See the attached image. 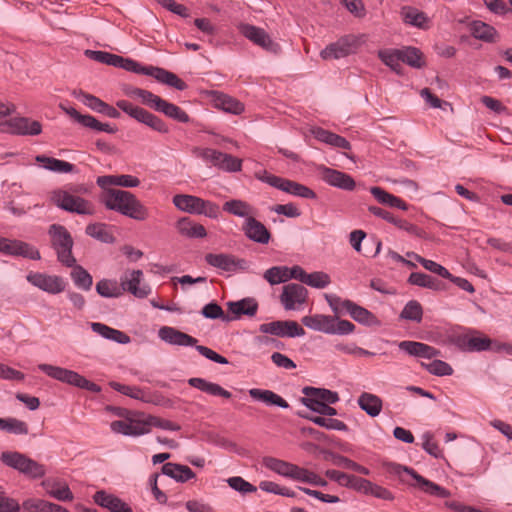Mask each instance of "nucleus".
Wrapping results in <instances>:
<instances>
[{
    "instance_id": "nucleus-1",
    "label": "nucleus",
    "mask_w": 512,
    "mask_h": 512,
    "mask_svg": "<svg viewBox=\"0 0 512 512\" xmlns=\"http://www.w3.org/2000/svg\"><path fill=\"white\" fill-rule=\"evenodd\" d=\"M101 202L108 210L116 211L137 221L149 217L148 208L131 192L121 189L103 191Z\"/></svg>"
},
{
    "instance_id": "nucleus-2",
    "label": "nucleus",
    "mask_w": 512,
    "mask_h": 512,
    "mask_svg": "<svg viewBox=\"0 0 512 512\" xmlns=\"http://www.w3.org/2000/svg\"><path fill=\"white\" fill-rule=\"evenodd\" d=\"M120 68L126 71L134 72L136 74L152 76L158 82L171 86L180 91H183L187 88V84L182 79H180L175 73H172L164 68L142 66L137 61L124 57L123 61H121Z\"/></svg>"
},
{
    "instance_id": "nucleus-3",
    "label": "nucleus",
    "mask_w": 512,
    "mask_h": 512,
    "mask_svg": "<svg viewBox=\"0 0 512 512\" xmlns=\"http://www.w3.org/2000/svg\"><path fill=\"white\" fill-rule=\"evenodd\" d=\"M448 341L464 352H482L493 349L492 340L476 329L454 332L449 335Z\"/></svg>"
},
{
    "instance_id": "nucleus-4",
    "label": "nucleus",
    "mask_w": 512,
    "mask_h": 512,
    "mask_svg": "<svg viewBox=\"0 0 512 512\" xmlns=\"http://www.w3.org/2000/svg\"><path fill=\"white\" fill-rule=\"evenodd\" d=\"M0 459L6 466L17 470L19 473L31 479H40L46 474V468L43 464L20 452H2Z\"/></svg>"
},
{
    "instance_id": "nucleus-5",
    "label": "nucleus",
    "mask_w": 512,
    "mask_h": 512,
    "mask_svg": "<svg viewBox=\"0 0 512 512\" xmlns=\"http://www.w3.org/2000/svg\"><path fill=\"white\" fill-rule=\"evenodd\" d=\"M38 369L44 372L47 376L58 380L60 382L85 389L94 393H99L101 391L100 386L89 381L79 373L69 370L66 368H62L60 366H54L50 364H39Z\"/></svg>"
},
{
    "instance_id": "nucleus-6",
    "label": "nucleus",
    "mask_w": 512,
    "mask_h": 512,
    "mask_svg": "<svg viewBox=\"0 0 512 512\" xmlns=\"http://www.w3.org/2000/svg\"><path fill=\"white\" fill-rule=\"evenodd\" d=\"M49 235L58 260L67 267L74 266L76 259L72 255L73 239L69 231L62 225L53 224L49 228Z\"/></svg>"
},
{
    "instance_id": "nucleus-7",
    "label": "nucleus",
    "mask_w": 512,
    "mask_h": 512,
    "mask_svg": "<svg viewBox=\"0 0 512 512\" xmlns=\"http://www.w3.org/2000/svg\"><path fill=\"white\" fill-rule=\"evenodd\" d=\"M51 201L57 207L79 215H93L95 212L93 204L65 190H55L51 193Z\"/></svg>"
},
{
    "instance_id": "nucleus-8",
    "label": "nucleus",
    "mask_w": 512,
    "mask_h": 512,
    "mask_svg": "<svg viewBox=\"0 0 512 512\" xmlns=\"http://www.w3.org/2000/svg\"><path fill=\"white\" fill-rule=\"evenodd\" d=\"M393 472L399 475L401 481L403 482H406V480L402 477V473H406L407 475L411 476L415 480V483H410V485L414 487H419L425 493H428L439 498H447L450 496V492L447 489L424 478L412 468L402 465H394ZM407 483L409 484V482Z\"/></svg>"
},
{
    "instance_id": "nucleus-9",
    "label": "nucleus",
    "mask_w": 512,
    "mask_h": 512,
    "mask_svg": "<svg viewBox=\"0 0 512 512\" xmlns=\"http://www.w3.org/2000/svg\"><path fill=\"white\" fill-rule=\"evenodd\" d=\"M205 261L209 266L225 272L246 271L249 268L247 260L229 253H207Z\"/></svg>"
},
{
    "instance_id": "nucleus-10",
    "label": "nucleus",
    "mask_w": 512,
    "mask_h": 512,
    "mask_svg": "<svg viewBox=\"0 0 512 512\" xmlns=\"http://www.w3.org/2000/svg\"><path fill=\"white\" fill-rule=\"evenodd\" d=\"M358 47L359 39L354 35H346L336 42L327 45L320 52V56L324 60L340 59L356 53Z\"/></svg>"
},
{
    "instance_id": "nucleus-11",
    "label": "nucleus",
    "mask_w": 512,
    "mask_h": 512,
    "mask_svg": "<svg viewBox=\"0 0 512 512\" xmlns=\"http://www.w3.org/2000/svg\"><path fill=\"white\" fill-rule=\"evenodd\" d=\"M200 156L206 162H210L213 166L221 170L227 172H237L241 170L242 161L230 154H226L211 148H206L201 150Z\"/></svg>"
},
{
    "instance_id": "nucleus-12",
    "label": "nucleus",
    "mask_w": 512,
    "mask_h": 512,
    "mask_svg": "<svg viewBox=\"0 0 512 512\" xmlns=\"http://www.w3.org/2000/svg\"><path fill=\"white\" fill-rule=\"evenodd\" d=\"M259 331L278 337H299L305 334V330L293 320L272 321L259 326Z\"/></svg>"
},
{
    "instance_id": "nucleus-13",
    "label": "nucleus",
    "mask_w": 512,
    "mask_h": 512,
    "mask_svg": "<svg viewBox=\"0 0 512 512\" xmlns=\"http://www.w3.org/2000/svg\"><path fill=\"white\" fill-rule=\"evenodd\" d=\"M239 29L243 36L264 50L275 54L281 50L280 45L274 42L264 29L250 24H242Z\"/></svg>"
},
{
    "instance_id": "nucleus-14",
    "label": "nucleus",
    "mask_w": 512,
    "mask_h": 512,
    "mask_svg": "<svg viewBox=\"0 0 512 512\" xmlns=\"http://www.w3.org/2000/svg\"><path fill=\"white\" fill-rule=\"evenodd\" d=\"M26 279L33 286L49 294H58L65 290V282L60 276L30 272Z\"/></svg>"
},
{
    "instance_id": "nucleus-15",
    "label": "nucleus",
    "mask_w": 512,
    "mask_h": 512,
    "mask_svg": "<svg viewBox=\"0 0 512 512\" xmlns=\"http://www.w3.org/2000/svg\"><path fill=\"white\" fill-rule=\"evenodd\" d=\"M317 172L320 178L330 186L346 191H352L356 186L354 179L342 171L319 165Z\"/></svg>"
},
{
    "instance_id": "nucleus-16",
    "label": "nucleus",
    "mask_w": 512,
    "mask_h": 512,
    "mask_svg": "<svg viewBox=\"0 0 512 512\" xmlns=\"http://www.w3.org/2000/svg\"><path fill=\"white\" fill-rule=\"evenodd\" d=\"M0 252L6 255L22 256L31 260H40L41 256L34 246L20 241L0 237Z\"/></svg>"
},
{
    "instance_id": "nucleus-17",
    "label": "nucleus",
    "mask_w": 512,
    "mask_h": 512,
    "mask_svg": "<svg viewBox=\"0 0 512 512\" xmlns=\"http://www.w3.org/2000/svg\"><path fill=\"white\" fill-rule=\"evenodd\" d=\"M110 427L113 432L125 436H140L150 432V423L136 418L113 421Z\"/></svg>"
},
{
    "instance_id": "nucleus-18",
    "label": "nucleus",
    "mask_w": 512,
    "mask_h": 512,
    "mask_svg": "<svg viewBox=\"0 0 512 512\" xmlns=\"http://www.w3.org/2000/svg\"><path fill=\"white\" fill-rule=\"evenodd\" d=\"M308 291L301 284L290 283L283 286L280 301L286 310L296 309V305L306 302Z\"/></svg>"
},
{
    "instance_id": "nucleus-19",
    "label": "nucleus",
    "mask_w": 512,
    "mask_h": 512,
    "mask_svg": "<svg viewBox=\"0 0 512 512\" xmlns=\"http://www.w3.org/2000/svg\"><path fill=\"white\" fill-rule=\"evenodd\" d=\"M143 280V272L141 270H133L129 274L121 277L122 291H127L137 298L147 297L151 289L148 285H140Z\"/></svg>"
},
{
    "instance_id": "nucleus-20",
    "label": "nucleus",
    "mask_w": 512,
    "mask_h": 512,
    "mask_svg": "<svg viewBox=\"0 0 512 512\" xmlns=\"http://www.w3.org/2000/svg\"><path fill=\"white\" fill-rule=\"evenodd\" d=\"M41 131L42 125L39 121L26 117L10 118L8 126L4 128V133L17 135H38Z\"/></svg>"
},
{
    "instance_id": "nucleus-21",
    "label": "nucleus",
    "mask_w": 512,
    "mask_h": 512,
    "mask_svg": "<svg viewBox=\"0 0 512 512\" xmlns=\"http://www.w3.org/2000/svg\"><path fill=\"white\" fill-rule=\"evenodd\" d=\"M158 337L162 341L176 346H196L198 342L196 338L170 326L161 327L158 331Z\"/></svg>"
},
{
    "instance_id": "nucleus-22",
    "label": "nucleus",
    "mask_w": 512,
    "mask_h": 512,
    "mask_svg": "<svg viewBox=\"0 0 512 512\" xmlns=\"http://www.w3.org/2000/svg\"><path fill=\"white\" fill-rule=\"evenodd\" d=\"M245 235L252 241L267 244L270 240V232L260 221L254 217H248L243 225Z\"/></svg>"
},
{
    "instance_id": "nucleus-23",
    "label": "nucleus",
    "mask_w": 512,
    "mask_h": 512,
    "mask_svg": "<svg viewBox=\"0 0 512 512\" xmlns=\"http://www.w3.org/2000/svg\"><path fill=\"white\" fill-rule=\"evenodd\" d=\"M94 502L111 512H132V509L119 497L99 490L93 495Z\"/></svg>"
},
{
    "instance_id": "nucleus-24",
    "label": "nucleus",
    "mask_w": 512,
    "mask_h": 512,
    "mask_svg": "<svg viewBox=\"0 0 512 512\" xmlns=\"http://www.w3.org/2000/svg\"><path fill=\"white\" fill-rule=\"evenodd\" d=\"M345 312L348 313L355 321L367 325V326H378L380 321L377 317L367 310L366 308L354 303L351 300H346L344 303Z\"/></svg>"
},
{
    "instance_id": "nucleus-25",
    "label": "nucleus",
    "mask_w": 512,
    "mask_h": 512,
    "mask_svg": "<svg viewBox=\"0 0 512 512\" xmlns=\"http://www.w3.org/2000/svg\"><path fill=\"white\" fill-rule=\"evenodd\" d=\"M399 349L407 354L415 357L432 359L440 355V351L436 348L416 341H402L399 343Z\"/></svg>"
},
{
    "instance_id": "nucleus-26",
    "label": "nucleus",
    "mask_w": 512,
    "mask_h": 512,
    "mask_svg": "<svg viewBox=\"0 0 512 512\" xmlns=\"http://www.w3.org/2000/svg\"><path fill=\"white\" fill-rule=\"evenodd\" d=\"M212 101L216 108L227 113L239 115L244 111V105L240 101L221 92H213Z\"/></svg>"
},
{
    "instance_id": "nucleus-27",
    "label": "nucleus",
    "mask_w": 512,
    "mask_h": 512,
    "mask_svg": "<svg viewBox=\"0 0 512 512\" xmlns=\"http://www.w3.org/2000/svg\"><path fill=\"white\" fill-rule=\"evenodd\" d=\"M227 307L228 311L234 315V317H231L233 320L240 318L242 315L254 316L258 310V303L253 298H244L236 302H228Z\"/></svg>"
},
{
    "instance_id": "nucleus-28",
    "label": "nucleus",
    "mask_w": 512,
    "mask_h": 512,
    "mask_svg": "<svg viewBox=\"0 0 512 512\" xmlns=\"http://www.w3.org/2000/svg\"><path fill=\"white\" fill-rule=\"evenodd\" d=\"M90 326L93 332L99 334L105 339L114 341L119 344H128L131 341L130 337L126 333L111 328L103 323L92 322Z\"/></svg>"
},
{
    "instance_id": "nucleus-29",
    "label": "nucleus",
    "mask_w": 512,
    "mask_h": 512,
    "mask_svg": "<svg viewBox=\"0 0 512 512\" xmlns=\"http://www.w3.org/2000/svg\"><path fill=\"white\" fill-rule=\"evenodd\" d=\"M357 403L359 407L371 417L378 416L382 411V399L369 392H363L358 397Z\"/></svg>"
},
{
    "instance_id": "nucleus-30",
    "label": "nucleus",
    "mask_w": 512,
    "mask_h": 512,
    "mask_svg": "<svg viewBox=\"0 0 512 512\" xmlns=\"http://www.w3.org/2000/svg\"><path fill=\"white\" fill-rule=\"evenodd\" d=\"M188 384L212 396H220L227 399L231 398L232 396V394L228 390L222 388L219 384L209 382L203 378H190L188 380Z\"/></svg>"
},
{
    "instance_id": "nucleus-31",
    "label": "nucleus",
    "mask_w": 512,
    "mask_h": 512,
    "mask_svg": "<svg viewBox=\"0 0 512 512\" xmlns=\"http://www.w3.org/2000/svg\"><path fill=\"white\" fill-rule=\"evenodd\" d=\"M22 508L26 512H69L66 508L58 504L37 498L25 500L22 503Z\"/></svg>"
},
{
    "instance_id": "nucleus-32",
    "label": "nucleus",
    "mask_w": 512,
    "mask_h": 512,
    "mask_svg": "<svg viewBox=\"0 0 512 512\" xmlns=\"http://www.w3.org/2000/svg\"><path fill=\"white\" fill-rule=\"evenodd\" d=\"M162 473L178 482H186L195 477L190 467L170 462L162 466Z\"/></svg>"
},
{
    "instance_id": "nucleus-33",
    "label": "nucleus",
    "mask_w": 512,
    "mask_h": 512,
    "mask_svg": "<svg viewBox=\"0 0 512 512\" xmlns=\"http://www.w3.org/2000/svg\"><path fill=\"white\" fill-rule=\"evenodd\" d=\"M249 395L254 400L261 401L267 405H276L284 409L289 407V404L285 399L271 390L252 388L249 390Z\"/></svg>"
},
{
    "instance_id": "nucleus-34",
    "label": "nucleus",
    "mask_w": 512,
    "mask_h": 512,
    "mask_svg": "<svg viewBox=\"0 0 512 512\" xmlns=\"http://www.w3.org/2000/svg\"><path fill=\"white\" fill-rule=\"evenodd\" d=\"M302 393L305 397L301 399H311L316 400L320 403L328 402L329 404H335L339 401V396L337 392L325 389V388H315L306 386L302 389Z\"/></svg>"
},
{
    "instance_id": "nucleus-35",
    "label": "nucleus",
    "mask_w": 512,
    "mask_h": 512,
    "mask_svg": "<svg viewBox=\"0 0 512 512\" xmlns=\"http://www.w3.org/2000/svg\"><path fill=\"white\" fill-rule=\"evenodd\" d=\"M176 228L181 235L189 238H204L207 235L203 225L193 222L188 217L179 219Z\"/></svg>"
},
{
    "instance_id": "nucleus-36",
    "label": "nucleus",
    "mask_w": 512,
    "mask_h": 512,
    "mask_svg": "<svg viewBox=\"0 0 512 512\" xmlns=\"http://www.w3.org/2000/svg\"><path fill=\"white\" fill-rule=\"evenodd\" d=\"M312 134L314 137L326 144H329L331 146L342 148L345 150H349L351 148V145L349 141H347L344 137L337 135L335 133H332L328 130H325L323 128L317 127L312 130Z\"/></svg>"
},
{
    "instance_id": "nucleus-37",
    "label": "nucleus",
    "mask_w": 512,
    "mask_h": 512,
    "mask_svg": "<svg viewBox=\"0 0 512 512\" xmlns=\"http://www.w3.org/2000/svg\"><path fill=\"white\" fill-rule=\"evenodd\" d=\"M332 320L333 316L315 314L304 316L302 318V323L309 329L330 334Z\"/></svg>"
},
{
    "instance_id": "nucleus-38",
    "label": "nucleus",
    "mask_w": 512,
    "mask_h": 512,
    "mask_svg": "<svg viewBox=\"0 0 512 512\" xmlns=\"http://www.w3.org/2000/svg\"><path fill=\"white\" fill-rule=\"evenodd\" d=\"M199 203H202V198L193 195L178 194L173 197V204L179 210L190 214L199 213Z\"/></svg>"
},
{
    "instance_id": "nucleus-39",
    "label": "nucleus",
    "mask_w": 512,
    "mask_h": 512,
    "mask_svg": "<svg viewBox=\"0 0 512 512\" xmlns=\"http://www.w3.org/2000/svg\"><path fill=\"white\" fill-rule=\"evenodd\" d=\"M36 161L41 163L47 170L57 173H71L74 171L75 166L67 161L59 160L53 157L44 155L36 156Z\"/></svg>"
},
{
    "instance_id": "nucleus-40",
    "label": "nucleus",
    "mask_w": 512,
    "mask_h": 512,
    "mask_svg": "<svg viewBox=\"0 0 512 512\" xmlns=\"http://www.w3.org/2000/svg\"><path fill=\"white\" fill-rule=\"evenodd\" d=\"M223 210L237 217L248 218L253 217L254 209L245 201L233 199L223 204Z\"/></svg>"
},
{
    "instance_id": "nucleus-41",
    "label": "nucleus",
    "mask_w": 512,
    "mask_h": 512,
    "mask_svg": "<svg viewBox=\"0 0 512 512\" xmlns=\"http://www.w3.org/2000/svg\"><path fill=\"white\" fill-rule=\"evenodd\" d=\"M156 111L180 123H188L190 121L189 115L183 109L164 99H162Z\"/></svg>"
},
{
    "instance_id": "nucleus-42",
    "label": "nucleus",
    "mask_w": 512,
    "mask_h": 512,
    "mask_svg": "<svg viewBox=\"0 0 512 512\" xmlns=\"http://www.w3.org/2000/svg\"><path fill=\"white\" fill-rule=\"evenodd\" d=\"M378 57L380 60L390 67L397 74H402V59L400 49H382L378 51Z\"/></svg>"
},
{
    "instance_id": "nucleus-43",
    "label": "nucleus",
    "mask_w": 512,
    "mask_h": 512,
    "mask_svg": "<svg viewBox=\"0 0 512 512\" xmlns=\"http://www.w3.org/2000/svg\"><path fill=\"white\" fill-rule=\"evenodd\" d=\"M85 232L88 236L103 243H113L115 238L108 226L104 223H92L86 226Z\"/></svg>"
},
{
    "instance_id": "nucleus-44",
    "label": "nucleus",
    "mask_w": 512,
    "mask_h": 512,
    "mask_svg": "<svg viewBox=\"0 0 512 512\" xmlns=\"http://www.w3.org/2000/svg\"><path fill=\"white\" fill-rule=\"evenodd\" d=\"M97 293L105 298H117L123 294L121 284L116 280L102 279L96 284Z\"/></svg>"
},
{
    "instance_id": "nucleus-45",
    "label": "nucleus",
    "mask_w": 512,
    "mask_h": 512,
    "mask_svg": "<svg viewBox=\"0 0 512 512\" xmlns=\"http://www.w3.org/2000/svg\"><path fill=\"white\" fill-rule=\"evenodd\" d=\"M72 267L73 270L71 271L70 276L74 284L82 290H90L93 284L92 276L82 266L76 265V263Z\"/></svg>"
},
{
    "instance_id": "nucleus-46",
    "label": "nucleus",
    "mask_w": 512,
    "mask_h": 512,
    "mask_svg": "<svg viewBox=\"0 0 512 512\" xmlns=\"http://www.w3.org/2000/svg\"><path fill=\"white\" fill-rule=\"evenodd\" d=\"M263 464L267 469L288 478L291 477L294 466L292 463L274 457H265L263 459Z\"/></svg>"
},
{
    "instance_id": "nucleus-47",
    "label": "nucleus",
    "mask_w": 512,
    "mask_h": 512,
    "mask_svg": "<svg viewBox=\"0 0 512 512\" xmlns=\"http://www.w3.org/2000/svg\"><path fill=\"white\" fill-rule=\"evenodd\" d=\"M407 281L411 285H415V286H419V287H423V288H428V289H432V290L440 289V282L436 278H434L428 274L421 273V272L411 273L409 275Z\"/></svg>"
},
{
    "instance_id": "nucleus-48",
    "label": "nucleus",
    "mask_w": 512,
    "mask_h": 512,
    "mask_svg": "<svg viewBox=\"0 0 512 512\" xmlns=\"http://www.w3.org/2000/svg\"><path fill=\"white\" fill-rule=\"evenodd\" d=\"M400 50L403 63L418 69L424 66L423 54L418 48L407 46Z\"/></svg>"
},
{
    "instance_id": "nucleus-49",
    "label": "nucleus",
    "mask_w": 512,
    "mask_h": 512,
    "mask_svg": "<svg viewBox=\"0 0 512 512\" xmlns=\"http://www.w3.org/2000/svg\"><path fill=\"white\" fill-rule=\"evenodd\" d=\"M401 15L406 24H410L418 28H424L427 22V17L423 12L409 6L402 8Z\"/></svg>"
},
{
    "instance_id": "nucleus-50",
    "label": "nucleus",
    "mask_w": 512,
    "mask_h": 512,
    "mask_svg": "<svg viewBox=\"0 0 512 512\" xmlns=\"http://www.w3.org/2000/svg\"><path fill=\"white\" fill-rule=\"evenodd\" d=\"M47 493L58 501H72L74 496L69 486L64 482L47 483Z\"/></svg>"
},
{
    "instance_id": "nucleus-51",
    "label": "nucleus",
    "mask_w": 512,
    "mask_h": 512,
    "mask_svg": "<svg viewBox=\"0 0 512 512\" xmlns=\"http://www.w3.org/2000/svg\"><path fill=\"white\" fill-rule=\"evenodd\" d=\"M110 386L115 391L120 392L123 395L129 396L133 399L141 400L143 402H150L149 395L146 394L141 388L137 386L124 385L118 382H111Z\"/></svg>"
},
{
    "instance_id": "nucleus-52",
    "label": "nucleus",
    "mask_w": 512,
    "mask_h": 512,
    "mask_svg": "<svg viewBox=\"0 0 512 512\" xmlns=\"http://www.w3.org/2000/svg\"><path fill=\"white\" fill-rule=\"evenodd\" d=\"M0 430L7 431L15 435L28 434V425L17 418H0Z\"/></svg>"
},
{
    "instance_id": "nucleus-53",
    "label": "nucleus",
    "mask_w": 512,
    "mask_h": 512,
    "mask_svg": "<svg viewBox=\"0 0 512 512\" xmlns=\"http://www.w3.org/2000/svg\"><path fill=\"white\" fill-rule=\"evenodd\" d=\"M408 257L414 258L417 262H419L426 270L435 273L443 278L451 277V273L442 265L421 257L420 255L414 252H408Z\"/></svg>"
},
{
    "instance_id": "nucleus-54",
    "label": "nucleus",
    "mask_w": 512,
    "mask_h": 512,
    "mask_svg": "<svg viewBox=\"0 0 512 512\" xmlns=\"http://www.w3.org/2000/svg\"><path fill=\"white\" fill-rule=\"evenodd\" d=\"M471 33L477 39L493 41L496 30L482 21H474L471 23Z\"/></svg>"
},
{
    "instance_id": "nucleus-55",
    "label": "nucleus",
    "mask_w": 512,
    "mask_h": 512,
    "mask_svg": "<svg viewBox=\"0 0 512 512\" xmlns=\"http://www.w3.org/2000/svg\"><path fill=\"white\" fill-rule=\"evenodd\" d=\"M286 193L291 194L293 196L305 198V199H315L316 193L310 189L309 187L300 184L298 182L287 180L286 186L284 187Z\"/></svg>"
},
{
    "instance_id": "nucleus-56",
    "label": "nucleus",
    "mask_w": 512,
    "mask_h": 512,
    "mask_svg": "<svg viewBox=\"0 0 512 512\" xmlns=\"http://www.w3.org/2000/svg\"><path fill=\"white\" fill-rule=\"evenodd\" d=\"M423 309L421 304L416 300H410L400 313V318L405 320L421 322Z\"/></svg>"
},
{
    "instance_id": "nucleus-57",
    "label": "nucleus",
    "mask_w": 512,
    "mask_h": 512,
    "mask_svg": "<svg viewBox=\"0 0 512 512\" xmlns=\"http://www.w3.org/2000/svg\"><path fill=\"white\" fill-rule=\"evenodd\" d=\"M306 419L310 420L311 422L315 423L316 425L320 427H324L329 430H336V431H346L348 429L347 425L338 419L334 418H325L322 416H304Z\"/></svg>"
},
{
    "instance_id": "nucleus-58",
    "label": "nucleus",
    "mask_w": 512,
    "mask_h": 512,
    "mask_svg": "<svg viewBox=\"0 0 512 512\" xmlns=\"http://www.w3.org/2000/svg\"><path fill=\"white\" fill-rule=\"evenodd\" d=\"M421 366L436 376H450L453 374V368L442 360L435 359L430 363L421 362Z\"/></svg>"
},
{
    "instance_id": "nucleus-59",
    "label": "nucleus",
    "mask_w": 512,
    "mask_h": 512,
    "mask_svg": "<svg viewBox=\"0 0 512 512\" xmlns=\"http://www.w3.org/2000/svg\"><path fill=\"white\" fill-rule=\"evenodd\" d=\"M130 95L132 97L138 98L141 100V102L155 111L157 110V107L160 105V102L162 101V98L153 94L152 92L148 90H144L141 88H135L130 92Z\"/></svg>"
},
{
    "instance_id": "nucleus-60",
    "label": "nucleus",
    "mask_w": 512,
    "mask_h": 512,
    "mask_svg": "<svg viewBox=\"0 0 512 512\" xmlns=\"http://www.w3.org/2000/svg\"><path fill=\"white\" fill-rule=\"evenodd\" d=\"M139 122L147 125L148 127L152 128L153 130L159 133L165 134L169 132V128L166 125V123L156 115L148 112L147 110H144L142 116L140 117Z\"/></svg>"
},
{
    "instance_id": "nucleus-61",
    "label": "nucleus",
    "mask_w": 512,
    "mask_h": 512,
    "mask_svg": "<svg viewBox=\"0 0 512 512\" xmlns=\"http://www.w3.org/2000/svg\"><path fill=\"white\" fill-rule=\"evenodd\" d=\"M72 95L77 98L78 100H80L84 105H86L87 107H89L90 109H92L93 111L95 112H98L100 113L105 102L102 101L100 98L92 95V94H88V93H85L81 90L79 91H76L74 90L72 92Z\"/></svg>"
},
{
    "instance_id": "nucleus-62",
    "label": "nucleus",
    "mask_w": 512,
    "mask_h": 512,
    "mask_svg": "<svg viewBox=\"0 0 512 512\" xmlns=\"http://www.w3.org/2000/svg\"><path fill=\"white\" fill-rule=\"evenodd\" d=\"M287 272L286 266H274L265 271L264 278L271 285L284 283L288 281Z\"/></svg>"
},
{
    "instance_id": "nucleus-63",
    "label": "nucleus",
    "mask_w": 512,
    "mask_h": 512,
    "mask_svg": "<svg viewBox=\"0 0 512 512\" xmlns=\"http://www.w3.org/2000/svg\"><path fill=\"white\" fill-rule=\"evenodd\" d=\"M301 403L312 410L313 412L319 413L321 415L325 416H334L337 414V411L335 408L329 406L328 402H318L316 400L311 399H300Z\"/></svg>"
},
{
    "instance_id": "nucleus-64",
    "label": "nucleus",
    "mask_w": 512,
    "mask_h": 512,
    "mask_svg": "<svg viewBox=\"0 0 512 512\" xmlns=\"http://www.w3.org/2000/svg\"><path fill=\"white\" fill-rule=\"evenodd\" d=\"M226 482L229 485V487L243 495L254 493L257 491L256 486L252 485L251 483H249L240 476L230 477L226 480Z\"/></svg>"
}]
</instances>
